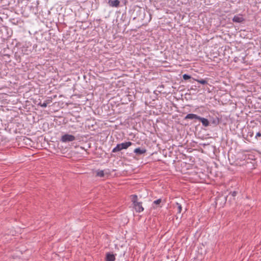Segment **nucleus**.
Instances as JSON below:
<instances>
[{
	"instance_id": "nucleus-1",
	"label": "nucleus",
	"mask_w": 261,
	"mask_h": 261,
	"mask_svg": "<svg viewBox=\"0 0 261 261\" xmlns=\"http://www.w3.org/2000/svg\"><path fill=\"white\" fill-rule=\"evenodd\" d=\"M132 197V201L133 203L134 207L136 211L138 213L143 212L144 211V208L142 206V202H139L137 201V196L136 195H133Z\"/></svg>"
},
{
	"instance_id": "nucleus-2",
	"label": "nucleus",
	"mask_w": 261,
	"mask_h": 261,
	"mask_svg": "<svg viewBox=\"0 0 261 261\" xmlns=\"http://www.w3.org/2000/svg\"><path fill=\"white\" fill-rule=\"evenodd\" d=\"M132 145L131 142H126L120 144H118L117 146L112 150L113 152H117L122 149H127L128 147Z\"/></svg>"
},
{
	"instance_id": "nucleus-3",
	"label": "nucleus",
	"mask_w": 261,
	"mask_h": 261,
	"mask_svg": "<svg viewBox=\"0 0 261 261\" xmlns=\"http://www.w3.org/2000/svg\"><path fill=\"white\" fill-rule=\"evenodd\" d=\"M75 140V137L72 135L65 134L61 137L60 141L63 143H67L73 141Z\"/></svg>"
},
{
	"instance_id": "nucleus-4",
	"label": "nucleus",
	"mask_w": 261,
	"mask_h": 261,
	"mask_svg": "<svg viewBox=\"0 0 261 261\" xmlns=\"http://www.w3.org/2000/svg\"><path fill=\"white\" fill-rule=\"evenodd\" d=\"M232 21L234 22L240 23V22H242L243 21H244V19L242 15H235L233 17V18L232 19Z\"/></svg>"
},
{
	"instance_id": "nucleus-5",
	"label": "nucleus",
	"mask_w": 261,
	"mask_h": 261,
	"mask_svg": "<svg viewBox=\"0 0 261 261\" xmlns=\"http://www.w3.org/2000/svg\"><path fill=\"white\" fill-rule=\"evenodd\" d=\"M108 4L111 7H117L119 6L120 2L118 0H109Z\"/></svg>"
},
{
	"instance_id": "nucleus-6",
	"label": "nucleus",
	"mask_w": 261,
	"mask_h": 261,
	"mask_svg": "<svg viewBox=\"0 0 261 261\" xmlns=\"http://www.w3.org/2000/svg\"><path fill=\"white\" fill-rule=\"evenodd\" d=\"M198 120L201 122L202 125L206 127L210 125V122H209L208 120L205 118L201 117L199 116Z\"/></svg>"
},
{
	"instance_id": "nucleus-7",
	"label": "nucleus",
	"mask_w": 261,
	"mask_h": 261,
	"mask_svg": "<svg viewBox=\"0 0 261 261\" xmlns=\"http://www.w3.org/2000/svg\"><path fill=\"white\" fill-rule=\"evenodd\" d=\"M134 153H135L137 155H141L146 152V150L144 148H137L134 151Z\"/></svg>"
},
{
	"instance_id": "nucleus-8",
	"label": "nucleus",
	"mask_w": 261,
	"mask_h": 261,
	"mask_svg": "<svg viewBox=\"0 0 261 261\" xmlns=\"http://www.w3.org/2000/svg\"><path fill=\"white\" fill-rule=\"evenodd\" d=\"M199 116L196 115V114H188V115H187L186 116V117H185V119H198L199 118Z\"/></svg>"
},
{
	"instance_id": "nucleus-9",
	"label": "nucleus",
	"mask_w": 261,
	"mask_h": 261,
	"mask_svg": "<svg viewBox=\"0 0 261 261\" xmlns=\"http://www.w3.org/2000/svg\"><path fill=\"white\" fill-rule=\"evenodd\" d=\"M106 261H114L115 260V256L113 254L108 253L106 254Z\"/></svg>"
},
{
	"instance_id": "nucleus-10",
	"label": "nucleus",
	"mask_w": 261,
	"mask_h": 261,
	"mask_svg": "<svg viewBox=\"0 0 261 261\" xmlns=\"http://www.w3.org/2000/svg\"><path fill=\"white\" fill-rule=\"evenodd\" d=\"M96 175L98 177H104L105 174L103 170H98L96 172Z\"/></svg>"
},
{
	"instance_id": "nucleus-11",
	"label": "nucleus",
	"mask_w": 261,
	"mask_h": 261,
	"mask_svg": "<svg viewBox=\"0 0 261 261\" xmlns=\"http://www.w3.org/2000/svg\"><path fill=\"white\" fill-rule=\"evenodd\" d=\"M175 204L177 206V213L179 214L181 213V211H182L181 205L177 202H176Z\"/></svg>"
},
{
	"instance_id": "nucleus-12",
	"label": "nucleus",
	"mask_w": 261,
	"mask_h": 261,
	"mask_svg": "<svg viewBox=\"0 0 261 261\" xmlns=\"http://www.w3.org/2000/svg\"><path fill=\"white\" fill-rule=\"evenodd\" d=\"M195 81H197V82L201 84H203V85H205V84H207V81L205 80H204V79H201V80H196V79H193Z\"/></svg>"
},
{
	"instance_id": "nucleus-13",
	"label": "nucleus",
	"mask_w": 261,
	"mask_h": 261,
	"mask_svg": "<svg viewBox=\"0 0 261 261\" xmlns=\"http://www.w3.org/2000/svg\"><path fill=\"white\" fill-rule=\"evenodd\" d=\"M162 202V199L161 198L160 199H158L156 200H154L153 202V204H155V205H159Z\"/></svg>"
},
{
	"instance_id": "nucleus-14",
	"label": "nucleus",
	"mask_w": 261,
	"mask_h": 261,
	"mask_svg": "<svg viewBox=\"0 0 261 261\" xmlns=\"http://www.w3.org/2000/svg\"><path fill=\"white\" fill-rule=\"evenodd\" d=\"M182 77H183L184 80H189L191 78L190 75L187 74H184L182 75Z\"/></svg>"
},
{
	"instance_id": "nucleus-15",
	"label": "nucleus",
	"mask_w": 261,
	"mask_h": 261,
	"mask_svg": "<svg viewBox=\"0 0 261 261\" xmlns=\"http://www.w3.org/2000/svg\"><path fill=\"white\" fill-rule=\"evenodd\" d=\"M52 100H53L52 97H49L47 98V99L46 100H45V101L48 105V104L52 102Z\"/></svg>"
},
{
	"instance_id": "nucleus-16",
	"label": "nucleus",
	"mask_w": 261,
	"mask_h": 261,
	"mask_svg": "<svg viewBox=\"0 0 261 261\" xmlns=\"http://www.w3.org/2000/svg\"><path fill=\"white\" fill-rule=\"evenodd\" d=\"M229 194L231 195L232 197H235L237 194V192L236 191H233L232 192L230 193Z\"/></svg>"
},
{
	"instance_id": "nucleus-17",
	"label": "nucleus",
	"mask_w": 261,
	"mask_h": 261,
	"mask_svg": "<svg viewBox=\"0 0 261 261\" xmlns=\"http://www.w3.org/2000/svg\"><path fill=\"white\" fill-rule=\"evenodd\" d=\"M47 104L44 101L43 102H42V105H41V107H42V108H46L47 107Z\"/></svg>"
},
{
	"instance_id": "nucleus-18",
	"label": "nucleus",
	"mask_w": 261,
	"mask_h": 261,
	"mask_svg": "<svg viewBox=\"0 0 261 261\" xmlns=\"http://www.w3.org/2000/svg\"><path fill=\"white\" fill-rule=\"evenodd\" d=\"M261 137V133L260 132H258L256 133L255 135V138H257V137Z\"/></svg>"
},
{
	"instance_id": "nucleus-19",
	"label": "nucleus",
	"mask_w": 261,
	"mask_h": 261,
	"mask_svg": "<svg viewBox=\"0 0 261 261\" xmlns=\"http://www.w3.org/2000/svg\"><path fill=\"white\" fill-rule=\"evenodd\" d=\"M42 105V103L41 102V101H40V102L38 103V106H40V107H41V105Z\"/></svg>"
}]
</instances>
